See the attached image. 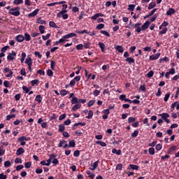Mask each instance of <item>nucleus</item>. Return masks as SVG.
<instances>
[{
  "label": "nucleus",
  "mask_w": 179,
  "mask_h": 179,
  "mask_svg": "<svg viewBox=\"0 0 179 179\" xmlns=\"http://www.w3.org/2000/svg\"><path fill=\"white\" fill-rule=\"evenodd\" d=\"M176 149H177V146H176V145H173V146L171 147L168 150V153L170 154V153H171V152H174V150H176Z\"/></svg>",
  "instance_id": "nucleus-33"
},
{
  "label": "nucleus",
  "mask_w": 179,
  "mask_h": 179,
  "mask_svg": "<svg viewBox=\"0 0 179 179\" xmlns=\"http://www.w3.org/2000/svg\"><path fill=\"white\" fill-rule=\"evenodd\" d=\"M92 117H93V111L90 110L88 113V116H87L86 118H87V120H90V118H92Z\"/></svg>",
  "instance_id": "nucleus-45"
},
{
  "label": "nucleus",
  "mask_w": 179,
  "mask_h": 179,
  "mask_svg": "<svg viewBox=\"0 0 179 179\" xmlns=\"http://www.w3.org/2000/svg\"><path fill=\"white\" fill-rule=\"evenodd\" d=\"M96 144H97V145H100L102 146V147H106V146H107V144H106V143H104V142H103V141H96Z\"/></svg>",
  "instance_id": "nucleus-40"
},
{
  "label": "nucleus",
  "mask_w": 179,
  "mask_h": 179,
  "mask_svg": "<svg viewBox=\"0 0 179 179\" xmlns=\"http://www.w3.org/2000/svg\"><path fill=\"white\" fill-rule=\"evenodd\" d=\"M25 58H26V53L22 52V58H21V59H20L22 64H23V62H24Z\"/></svg>",
  "instance_id": "nucleus-52"
},
{
  "label": "nucleus",
  "mask_w": 179,
  "mask_h": 179,
  "mask_svg": "<svg viewBox=\"0 0 179 179\" xmlns=\"http://www.w3.org/2000/svg\"><path fill=\"white\" fill-rule=\"evenodd\" d=\"M92 166V168H90V170H96L99 166V161L95 162Z\"/></svg>",
  "instance_id": "nucleus-19"
},
{
  "label": "nucleus",
  "mask_w": 179,
  "mask_h": 179,
  "mask_svg": "<svg viewBox=\"0 0 179 179\" xmlns=\"http://www.w3.org/2000/svg\"><path fill=\"white\" fill-rule=\"evenodd\" d=\"M3 86H5V87H10V83H9V81L5 80L3 82Z\"/></svg>",
  "instance_id": "nucleus-50"
},
{
  "label": "nucleus",
  "mask_w": 179,
  "mask_h": 179,
  "mask_svg": "<svg viewBox=\"0 0 179 179\" xmlns=\"http://www.w3.org/2000/svg\"><path fill=\"white\" fill-rule=\"evenodd\" d=\"M71 37H76V34L75 33H70L62 37V38L59 40V43H64V41H66L67 38H71Z\"/></svg>",
  "instance_id": "nucleus-2"
},
{
  "label": "nucleus",
  "mask_w": 179,
  "mask_h": 179,
  "mask_svg": "<svg viewBox=\"0 0 179 179\" xmlns=\"http://www.w3.org/2000/svg\"><path fill=\"white\" fill-rule=\"evenodd\" d=\"M134 9H135V5L134 4L129 5V8H128L129 10H131V12H134Z\"/></svg>",
  "instance_id": "nucleus-46"
},
{
  "label": "nucleus",
  "mask_w": 179,
  "mask_h": 179,
  "mask_svg": "<svg viewBox=\"0 0 179 179\" xmlns=\"http://www.w3.org/2000/svg\"><path fill=\"white\" fill-rule=\"evenodd\" d=\"M38 29H39V31H40L41 34H44V32L45 31V30L44 29H45V27L43 25H40Z\"/></svg>",
  "instance_id": "nucleus-23"
},
{
  "label": "nucleus",
  "mask_w": 179,
  "mask_h": 179,
  "mask_svg": "<svg viewBox=\"0 0 179 179\" xmlns=\"http://www.w3.org/2000/svg\"><path fill=\"white\" fill-rule=\"evenodd\" d=\"M37 23H38L39 24H45L47 22H45V20H41V17H38L37 19Z\"/></svg>",
  "instance_id": "nucleus-24"
},
{
  "label": "nucleus",
  "mask_w": 179,
  "mask_h": 179,
  "mask_svg": "<svg viewBox=\"0 0 179 179\" xmlns=\"http://www.w3.org/2000/svg\"><path fill=\"white\" fill-rule=\"evenodd\" d=\"M115 50H117V51H118V52H121V53L124 52V49L122 48V46H121V45L116 46Z\"/></svg>",
  "instance_id": "nucleus-25"
},
{
  "label": "nucleus",
  "mask_w": 179,
  "mask_h": 179,
  "mask_svg": "<svg viewBox=\"0 0 179 179\" xmlns=\"http://www.w3.org/2000/svg\"><path fill=\"white\" fill-rule=\"evenodd\" d=\"M148 152L150 155H155V148H149Z\"/></svg>",
  "instance_id": "nucleus-59"
},
{
  "label": "nucleus",
  "mask_w": 179,
  "mask_h": 179,
  "mask_svg": "<svg viewBox=\"0 0 179 179\" xmlns=\"http://www.w3.org/2000/svg\"><path fill=\"white\" fill-rule=\"evenodd\" d=\"M16 41H18V43H22V41H24V36L22 35H18L15 37Z\"/></svg>",
  "instance_id": "nucleus-12"
},
{
  "label": "nucleus",
  "mask_w": 179,
  "mask_h": 179,
  "mask_svg": "<svg viewBox=\"0 0 179 179\" xmlns=\"http://www.w3.org/2000/svg\"><path fill=\"white\" fill-rule=\"evenodd\" d=\"M22 153H24V149H23L22 148H20L17 150V156H20V155H22Z\"/></svg>",
  "instance_id": "nucleus-15"
},
{
  "label": "nucleus",
  "mask_w": 179,
  "mask_h": 179,
  "mask_svg": "<svg viewBox=\"0 0 179 179\" xmlns=\"http://www.w3.org/2000/svg\"><path fill=\"white\" fill-rule=\"evenodd\" d=\"M174 13H176V10H174V8H169L166 11L167 16H171V15H174Z\"/></svg>",
  "instance_id": "nucleus-13"
},
{
  "label": "nucleus",
  "mask_w": 179,
  "mask_h": 179,
  "mask_svg": "<svg viewBox=\"0 0 179 179\" xmlns=\"http://www.w3.org/2000/svg\"><path fill=\"white\" fill-rule=\"evenodd\" d=\"M78 125H81L82 127H85L86 125V122H78V123H75L73 129H76V127H78Z\"/></svg>",
  "instance_id": "nucleus-17"
},
{
  "label": "nucleus",
  "mask_w": 179,
  "mask_h": 179,
  "mask_svg": "<svg viewBox=\"0 0 179 179\" xmlns=\"http://www.w3.org/2000/svg\"><path fill=\"white\" fill-rule=\"evenodd\" d=\"M38 12H40V10L38 8H36L34 12L28 14V17H34L35 16H37V15H38Z\"/></svg>",
  "instance_id": "nucleus-8"
},
{
  "label": "nucleus",
  "mask_w": 179,
  "mask_h": 179,
  "mask_svg": "<svg viewBox=\"0 0 179 179\" xmlns=\"http://www.w3.org/2000/svg\"><path fill=\"white\" fill-rule=\"evenodd\" d=\"M24 38L26 40V41H30V40H31V37L30 36V35L27 33L24 34Z\"/></svg>",
  "instance_id": "nucleus-26"
},
{
  "label": "nucleus",
  "mask_w": 179,
  "mask_h": 179,
  "mask_svg": "<svg viewBox=\"0 0 179 179\" xmlns=\"http://www.w3.org/2000/svg\"><path fill=\"white\" fill-rule=\"evenodd\" d=\"M97 30H101V29H104V24H99L96 26Z\"/></svg>",
  "instance_id": "nucleus-54"
},
{
  "label": "nucleus",
  "mask_w": 179,
  "mask_h": 179,
  "mask_svg": "<svg viewBox=\"0 0 179 179\" xmlns=\"http://www.w3.org/2000/svg\"><path fill=\"white\" fill-rule=\"evenodd\" d=\"M156 6V2H151L148 6V9H153Z\"/></svg>",
  "instance_id": "nucleus-36"
},
{
  "label": "nucleus",
  "mask_w": 179,
  "mask_h": 179,
  "mask_svg": "<svg viewBox=\"0 0 179 179\" xmlns=\"http://www.w3.org/2000/svg\"><path fill=\"white\" fill-rule=\"evenodd\" d=\"M8 13L13 16H20V7H15L9 10Z\"/></svg>",
  "instance_id": "nucleus-1"
},
{
  "label": "nucleus",
  "mask_w": 179,
  "mask_h": 179,
  "mask_svg": "<svg viewBox=\"0 0 179 179\" xmlns=\"http://www.w3.org/2000/svg\"><path fill=\"white\" fill-rule=\"evenodd\" d=\"M112 153H115V154H116V155H121L122 151H121V150H117V149L114 148V149L112 150Z\"/></svg>",
  "instance_id": "nucleus-32"
},
{
  "label": "nucleus",
  "mask_w": 179,
  "mask_h": 179,
  "mask_svg": "<svg viewBox=\"0 0 179 179\" xmlns=\"http://www.w3.org/2000/svg\"><path fill=\"white\" fill-rule=\"evenodd\" d=\"M153 75H155V72H153V71H150L148 73L147 76L148 78H152Z\"/></svg>",
  "instance_id": "nucleus-53"
},
{
  "label": "nucleus",
  "mask_w": 179,
  "mask_h": 179,
  "mask_svg": "<svg viewBox=\"0 0 179 179\" xmlns=\"http://www.w3.org/2000/svg\"><path fill=\"white\" fill-rule=\"evenodd\" d=\"M136 121V118L134 117H130L128 118V122L130 124V122H135Z\"/></svg>",
  "instance_id": "nucleus-47"
},
{
  "label": "nucleus",
  "mask_w": 179,
  "mask_h": 179,
  "mask_svg": "<svg viewBox=\"0 0 179 179\" xmlns=\"http://www.w3.org/2000/svg\"><path fill=\"white\" fill-rule=\"evenodd\" d=\"M55 62H54L53 60L50 61V68L52 71H55Z\"/></svg>",
  "instance_id": "nucleus-29"
},
{
  "label": "nucleus",
  "mask_w": 179,
  "mask_h": 179,
  "mask_svg": "<svg viewBox=\"0 0 179 179\" xmlns=\"http://www.w3.org/2000/svg\"><path fill=\"white\" fill-rule=\"evenodd\" d=\"M10 166V162L9 161H6L4 162V167H9Z\"/></svg>",
  "instance_id": "nucleus-64"
},
{
  "label": "nucleus",
  "mask_w": 179,
  "mask_h": 179,
  "mask_svg": "<svg viewBox=\"0 0 179 179\" xmlns=\"http://www.w3.org/2000/svg\"><path fill=\"white\" fill-rule=\"evenodd\" d=\"M139 134V131L138 130H135L132 134H131V138H136L138 135Z\"/></svg>",
  "instance_id": "nucleus-30"
},
{
  "label": "nucleus",
  "mask_w": 179,
  "mask_h": 179,
  "mask_svg": "<svg viewBox=\"0 0 179 179\" xmlns=\"http://www.w3.org/2000/svg\"><path fill=\"white\" fill-rule=\"evenodd\" d=\"M5 73H8L6 75V78H12V75H13V71L9 69V68L6 67L4 69Z\"/></svg>",
  "instance_id": "nucleus-5"
},
{
  "label": "nucleus",
  "mask_w": 179,
  "mask_h": 179,
  "mask_svg": "<svg viewBox=\"0 0 179 179\" xmlns=\"http://www.w3.org/2000/svg\"><path fill=\"white\" fill-rule=\"evenodd\" d=\"M78 101H79V99H78L76 96H74L71 100V104H76L78 103Z\"/></svg>",
  "instance_id": "nucleus-31"
},
{
  "label": "nucleus",
  "mask_w": 179,
  "mask_h": 179,
  "mask_svg": "<svg viewBox=\"0 0 179 179\" xmlns=\"http://www.w3.org/2000/svg\"><path fill=\"white\" fill-rule=\"evenodd\" d=\"M169 31V29L167 27H164L162 30L159 31V34H166Z\"/></svg>",
  "instance_id": "nucleus-34"
},
{
  "label": "nucleus",
  "mask_w": 179,
  "mask_h": 179,
  "mask_svg": "<svg viewBox=\"0 0 179 179\" xmlns=\"http://www.w3.org/2000/svg\"><path fill=\"white\" fill-rule=\"evenodd\" d=\"M55 157H57V155L55 154H52L50 155V159H48L47 160V164L46 166H50V164H51V162H52L53 159H55Z\"/></svg>",
  "instance_id": "nucleus-9"
},
{
  "label": "nucleus",
  "mask_w": 179,
  "mask_h": 179,
  "mask_svg": "<svg viewBox=\"0 0 179 179\" xmlns=\"http://www.w3.org/2000/svg\"><path fill=\"white\" fill-rule=\"evenodd\" d=\"M15 57H16V53L15 52L12 51V52L9 53L7 56V59H8V61H13V59H15Z\"/></svg>",
  "instance_id": "nucleus-6"
},
{
  "label": "nucleus",
  "mask_w": 179,
  "mask_h": 179,
  "mask_svg": "<svg viewBox=\"0 0 179 179\" xmlns=\"http://www.w3.org/2000/svg\"><path fill=\"white\" fill-rule=\"evenodd\" d=\"M99 46L100 47L102 52H104V48H106V45H104V43L99 42Z\"/></svg>",
  "instance_id": "nucleus-27"
},
{
  "label": "nucleus",
  "mask_w": 179,
  "mask_h": 179,
  "mask_svg": "<svg viewBox=\"0 0 179 179\" xmlns=\"http://www.w3.org/2000/svg\"><path fill=\"white\" fill-rule=\"evenodd\" d=\"M169 99H170V93L166 94L164 100V101H169Z\"/></svg>",
  "instance_id": "nucleus-55"
},
{
  "label": "nucleus",
  "mask_w": 179,
  "mask_h": 179,
  "mask_svg": "<svg viewBox=\"0 0 179 179\" xmlns=\"http://www.w3.org/2000/svg\"><path fill=\"white\" fill-rule=\"evenodd\" d=\"M63 146L64 148H68V144H66V141L65 140L60 141L59 143V148H62Z\"/></svg>",
  "instance_id": "nucleus-11"
},
{
  "label": "nucleus",
  "mask_w": 179,
  "mask_h": 179,
  "mask_svg": "<svg viewBox=\"0 0 179 179\" xmlns=\"http://www.w3.org/2000/svg\"><path fill=\"white\" fill-rule=\"evenodd\" d=\"M14 5H20V3H23V0H14Z\"/></svg>",
  "instance_id": "nucleus-44"
},
{
  "label": "nucleus",
  "mask_w": 179,
  "mask_h": 179,
  "mask_svg": "<svg viewBox=\"0 0 179 179\" xmlns=\"http://www.w3.org/2000/svg\"><path fill=\"white\" fill-rule=\"evenodd\" d=\"M65 131V126L64 124H60L59 126V131L64 132Z\"/></svg>",
  "instance_id": "nucleus-38"
},
{
  "label": "nucleus",
  "mask_w": 179,
  "mask_h": 179,
  "mask_svg": "<svg viewBox=\"0 0 179 179\" xmlns=\"http://www.w3.org/2000/svg\"><path fill=\"white\" fill-rule=\"evenodd\" d=\"M36 101H38L39 103H41V100H43V98L41 97V95H37L35 99Z\"/></svg>",
  "instance_id": "nucleus-41"
},
{
  "label": "nucleus",
  "mask_w": 179,
  "mask_h": 179,
  "mask_svg": "<svg viewBox=\"0 0 179 179\" xmlns=\"http://www.w3.org/2000/svg\"><path fill=\"white\" fill-rule=\"evenodd\" d=\"M68 12L67 10H62L59 13H57V17H62L63 19H68Z\"/></svg>",
  "instance_id": "nucleus-4"
},
{
  "label": "nucleus",
  "mask_w": 179,
  "mask_h": 179,
  "mask_svg": "<svg viewBox=\"0 0 179 179\" xmlns=\"http://www.w3.org/2000/svg\"><path fill=\"white\" fill-rule=\"evenodd\" d=\"M51 37V34H48L46 36H42L43 40L45 41V40H48Z\"/></svg>",
  "instance_id": "nucleus-43"
},
{
  "label": "nucleus",
  "mask_w": 179,
  "mask_h": 179,
  "mask_svg": "<svg viewBox=\"0 0 179 179\" xmlns=\"http://www.w3.org/2000/svg\"><path fill=\"white\" fill-rule=\"evenodd\" d=\"M159 115H160V117H162V119L164 120V121L165 120H167V118H169L170 117V115H169V113H164Z\"/></svg>",
  "instance_id": "nucleus-18"
},
{
  "label": "nucleus",
  "mask_w": 179,
  "mask_h": 179,
  "mask_svg": "<svg viewBox=\"0 0 179 179\" xmlns=\"http://www.w3.org/2000/svg\"><path fill=\"white\" fill-rule=\"evenodd\" d=\"M116 170H122V164H118L116 166Z\"/></svg>",
  "instance_id": "nucleus-63"
},
{
  "label": "nucleus",
  "mask_w": 179,
  "mask_h": 179,
  "mask_svg": "<svg viewBox=\"0 0 179 179\" xmlns=\"http://www.w3.org/2000/svg\"><path fill=\"white\" fill-rule=\"evenodd\" d=\"M47 75H48V76H52V75H54V73L52 72V70L48 69L47 71Z\"/></svg>",
  "instance_id": "nucleus-58"
},
{
  "label": "nucleus",
  "mask_w": 179,
  "mask_h": 179,
  "mask_svg": "<svg viewBox=\"0 0 179 179\" xmlns=\"http://www.w3.org/2000/svg\"><path fill=\"white\" fill-rule=\"evenodd\" d=\"M87 174L89 176L90 178L93 179L95 177L94 173H92L90 171H87Z\"/></svg>",
  "instance_id": "nucleus-39"
},
{
  "label": "nucleus",
  "mask_w": 179,
  "mask_h": 179,
  "mask_svg": "<svg viewBox=\"0 0 179 179\" xmlns=\"http://www.w3.org/2000/svg\"><path fill=\"white\" fill-rule=\"evenodd\" d=\"M159 57H160V53H156L155 55H152L150 56V59H151V61H155L156 59H159Z\"/></svg>",
  "instance_id": "nucleus-10"
},
{
  "label": "nucleus",
  "mask_w": 179,
  "mask_h": 179,
  "mask_svg": "<svg viewBox=\"0 0 179 179\" xmlns=\"http://www.w3.org/2000/svg\"><path fill=\"white\" fill-rule=\"evenodd\" d=\"M31 62H33V59H31V57H28L25 60V64H27V65L28 64H31Z\"/></svg>",
  "instance_id": "nucleus-51"
},
{
  "label": "nucleus",
  "mask_w": 179,
  "mask_h": 179,
  "mask_svg": "<svg viewBox=\"0 0 179 179\" xmlns=\"http://www.w3.org/2000/svg\"><path fill=\"white\" fill-rule=\"evenodd\" d=\"M67 93H68V91L66 90H62L60 91L61 96H66Z\"/></svg>",
  "instance_id": "nucleus-49"
},
{
  "label": "nucleus",
  "mask_w": 179,
  "mask_h": 179,
  "mask_svg": "<svg viewBox=\"0 0 179 179\" xmlns=\"http://www.w3.org/2000/svg\"><path fill=\"white\" fill-rule=\"evenodd\" d=\"M100 33L101 34H104V36H106V37H110V34L107 31H100Z\"/></svg>",
  "instance_id": "nucleus-48"
},
{
  "label": "nucleus",
  "mask_w": 179,
  "mask_h": 179,
  "mask_svg": "<svg viewBox=\"0 0 179 179\" xmlns=\"http://www.w3.org/2000/svg\"><path fill=\"white\" fill-rule=\"evenodd\" d=\"M22 90H24V92H25V93H29V92H30V89H29V87H27L26 86L22 87Z\"/></svg>",
  "instance_id": "nucleus-60"
},
{
  "label": "nucleus",
  "mask_w": 179,
  "mask_h": 179,
  "mask_svg": "<svg viewBox=\"0 0 179 179\" xmlns=\"http://www.w3.org/2000/svg\"><path fill=\"white\" fill-rule=\"evenodd\" d=\"M18 141L19 142H23V141H30V137H26L24 136H22L18 138Z\"/></svg>",
  "instance_id": "nucleus-16"
},
{
  "label": "nucleus",
  "mask_w": 179,
  "mask_h": 179,
  "mask_svg": "<svg viewBox=\"0 0 179 179\" xmlns=\"http://www.w3.org/2000/svg\"><path fill=\"white\" fill-rule=\"evenodd\" d=\"M25 169H30L31 167V162H27L24 164Z\"/></svg>",
  "instance_id": "nucleus-56"
},
{
  "label": "nucleus",
  "mask_w": 179,
  "mask_h": 179,
  "mask_svg": "<svg viewBox=\"0 0 179 179\" xmlns=\"http://www.w3.org/2000/svg\"><path fill=\"white\" fill-rule=\"evenodd\" d=\"M141 26H142V23H136L134 25H131L129 29H136L137 33H141L142 31Z\"/></svg>",
  "instance_id": "nucleus-3"
},
{
  "label": "nucleus",
  "mask_w": 179,
  "mask_h": 179,
  "mask_svg": "<svg viewBox=\"0 0 179 179\" xmlns=\"http://www.w3.org/2000/svg\"><path fill=\"white\" fill-rule=\"evenodd\" d=\"M49 26L50 27H54L55 29H58V26H57V24H55V22H52V21H50L49 22Z\"/></svg>",
  "instance_id": "nucleus-28"
},
{
  "label": "nucleus",
  "mask_w": 179,
  "mask_h": 179,
  "mask_svg": "<svg viewBox=\"0 0 179 179\" xmlns=\"http://www.w3.org/2000/svg\"><path fill=\"white\" fill-rule=\"evenodd\" d=\"M38 83H40V80H34L31 81V86H34L35 85H38Z\"/></svg>",
  "instance_id": "nucleus-35"
},
{
  "label": "nucleus",
  "mask_w": 179,
  "mask_h": 179,
  "mask_svg": "<svg viewBox=\"0 0 179 179\" xmlns=\"http://www.w3.org/2000/svg\"><path fill=\"white\" fill-rule=\"evenodd\" d=\"M37 73H39V75H41L42 76H44V75H45V72L43 70H38Z\"/></svg>",
  "instance_id": "nucleus-62"
},
{
  "label": "nucleus",
  "mask_w": 179,
  "mask_h": 179,
  "mask_svg": "<svg viewBox=\"0 0 179 179\" xmlns=\"http://www.w3.org/2000/svg\"><path fill=\"white\" fill-rule=\"evenodd\" d=\"M16 117V115L12 114V115H8L6 116V121H9L11 120V118H15Z\"/></svg>",
  "instance_id": "nucleus-37"
},
{
  "label": "nucleus",
  "mask_w": 179,
  "mask_h": 179,
  "mask_svg": "<svg viewBox=\"0 0 179 179\" xmlns=\"http://www.w3.org/2000/svg\"><path fill=\"white\" fill-rule=\"evenodd\" d=\"M69 146V148H75V146H76V143H75V140L70 141Z\"/></svg>",
  "instance_id": "nucleus-22"
},
{
  "label": "nucleus",
  "mask_w": 179,
  "mask_h": 179,
  "mask_svg": "<svg viewBox=\"0 0 179 179\" xmlns=\"http://www.w3.org/2000/svg\"><path fill=\"white\" fill-rule=\"evenodd\" d=\"M149 26H150V22L149 21H146L141 27V30L143 31L148 29H149Z\"/></svg>",
  "instance_id": "nucleus-7"
},
{
  "label": "nucleus",
  "mask_w": 179,
  "mask_h": 179,
  "mask_svg": "<svg viewBox=\"0 0 179 179\" xmlns=\"http://www.w3.org/2000/svg\"><path fill=\"white\" fill-rule=\"evenodd\" d=\"M93 94L95 97H97V96L100 94V90H94L93 92Z\"/></svg>",
  "instance_id": "nucleus-61"
},
{
  "label": "nucleus",
  "mask_w": 179,
  "mask_h": 179,
  "mask_svg": "<svg viewBox=\"0 0 179 179\" xmlns=\"http://www.w3.org/2000/svg\"><path fill=\"white\" fill-rule=\"evenodd\" d=\"M100 16L103 17V16H104V15L101 14V13H96L94 16L92 17V19L93 20H96L97 19V17H100Z\"/></svg>",
  "instance_id": "nucleus-21"
},
{
  "label": "nucleus",
  "mask_w": 179,
  "mask_h": 179,
  "mask_svg": "<svg viewBox=\"0 0 179 179\" xmlns=\"http://www.w3.org/2000/svg\"><path fill=\"white\" fill-rule=\"evenodd\" d=\"M126 62H128V64H129V65H131V64H135V59L132 58V57H127L125 59Z\"/></svg>",
  "instance_id": "nucleus-14"
},
{
  "label": "nucleus",
  "mask_w": 179,
  "mask_h": 179,
  "mask_svg": "<svg viewBox=\"0 0 179 179\" xmlns=\"http://www.w3.org/2000/svg\"><path fill=\"white\" fill-rule=\"evenodd\" d=\"M130 167L132 170H139V166L130 164Z\"/></svg>",
  "instance_id": "nucleus-42"
},
{
  "label": "nucleus",
  "mask_w": 179,
  "mask_h": 179,
  "mask_svg": "<svg viewBox=\"0 0 179 179\" xmlns=\"http://www.w3.org/2000/svg\"><path fill=\"white\" fill-rule=\"evenodd\" d=\"M126 97H127V95L122 94L120 96V100H122V101H125V100H127Z\"/></svg>",
  "instance_id": "nucleus-57"
},
{
  "label": "nucleus",
  "mask_w": 179,
  "mask_h": 179,
  "mask_svg": "<svg viewBox=\"0 0 179 179\" xmlns=\"http://www.w3.org/2000/svg\"><path fill=\"white\" fill-rule=\"evenodd\" d=\"M82 107L81 104L77 103L72 108L73 111H76V110H79Z\"/></svg>",
  "instance_id": "nucleus-20"
}]
</instances>
